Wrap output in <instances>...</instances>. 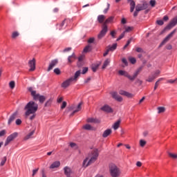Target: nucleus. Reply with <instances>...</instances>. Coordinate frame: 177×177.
<instances>
[{
	"label": "nucleus",
	"mask_w": 177,
	"mask_h": 177,
	"mask_svg": "<svg viewBox=\"0 0 177 177\" xmlns=\"http://www.w3.org/2000/svg\"><path fill=\"white\" fill-rule=\"evenodd\" d=\"M26 117H29L31 114H35L38 111V104L34 101L28 102L24 107Z\"/></svg>",
	"instance_id": "f257e3e1"
},
{
	"label": "nucleus",
	"mask_w": 177,
	"mask_h": 177,
	"mask_svg": "<svg viewBox=\"0 0 177 177\" xmlns=\"http://www.w3.org/2000/svg\"><path fill=\"white\" fill-rule=\"evenodd\" d=\"M90 160L89 158H86L85 160L83 161L82 167L84 168H86V167H89L91 164H93L95 161L97 160V157H99V152L97 151V149H95L91 151L90 153Z\"/></svg>",
	"instance_id": "f03ea898"
},
{
	"label": "nucleus",
	"mask_w": 177,
	"mask_h": 177,
	"mask_svg": "<svg viewBox=\"0 0 177 177\" xmlns=\"http://www.w3.org/2000/svg\"><path fill=\"white\" fill-rule=\"evenodd\" d=\"M113 20H114V17H109L105 20L102 26V30L97 35L98 39H102V38H103V37L107 34V31H109L107 24H109V23H113Z\"/></svg>",
	"instance_id": "7ed1b4c3"
},
{
	"label": "nucleus",
	"mask_w": 177,
	"mask_h": 177,
	"mask_svg": "<svg viewBox=\"0 0 177 177\" xmlns=\"http://www.w3.org/2000/svg\"><path fill=\"white\" fill-rule=\"evenodd\" d=\"M109 174L111 177H118L121 175V170L115 164H109Z\"/></svg>",
	"instance_id": "20e7f679"
},
{
	"label": "nucleus",
	"mask_w": 177,
	"mask_h": 177,
	"mask_svg": "<svg viewBox=\"0 0 177 177\" xmlns=\"http://www.w3.org/2000/svg\"><path fill=\"white\" fill-rule=\"evenodd\" d=\"M17 136H19V133H17V132H14L12 134H10V136H8L6 140L4 146H8V145H9V143H10V142H13V140H15V139H16V138H17Z\"/></svg>",
	"instance_id": "39448f33"
},
{
	"label": "nucleus",
	"mask_w": 177,
	"mask_h": 177,
	"mask_svg": "<svg viewBox=\"0 0 177 177\" xmlns=\"http://www.w3.org/2000/svg\"><path fill=\"white\" fill-rule=\"evenodd\" d=\"M175 32H176V29H174L172 32H171L164 39L163 41L160 43V44L159 45V48H161V46H163V45H165V44L167 42H168L169 41V39H171V38H172V37L174 36V34H175Z\"/></svg>",
	"instance_id": "423d86ee"
},
{
	"label": "nucleus",
	"mask_w": 177,
	"mask_h": 177,
	"mask_svg": "<svg viewBox=\"0 0 177 177\" xmlns=\"http://www.w3.org/2000/svg\"><path fill=\"white\" fill-rule=\"evenodd\" d=\"M177 24V16L174 17L171 21L162 30V32H165V31H167V30H171V28H173V27H175Z\"/></svg>",
	"instance_id": "0eeeda50"
},
{
	"label": "nucleus",
	"mask_w": 177,
	"mask_h": 177,
	"mask_svg": "<svg viewBox=\"0 0 177 177\" xmlns=\"http://www.w3.org/2000/svg\"><path fill=\"white\" fill-rule=\"evenodd\" d=\"M149 8V4L147 3H143L142 4H138L136 7L137 12H140V10H146Z\"/></svg>",
	"instance_id": "6e6552de"
},
{
	"label": "nucleus",
	"mask_w": 177,
	"mask_h": 177,
	"mask_svg": "<svg viewBox=\"0 0 177 177\" xmlns=\"http://www.w3.org/2000/svg\"><path fill=\"white\" fill-rule=\"evenodd\" d=\"M143 70V66H140L138 68L136 69L135 73H133V76L130 75V81H135V78L139 75V73Z\"/></svg>",
	"instance_id": "1a4fd4ad"
},
{
	"label": "nucleus",
	"mask_w": 177,
	"mask_h": 177,
	"mask_svg": "<svg viewBox=\"0 0 177 177\" xmlns=\"http://www.w3.org/2000/svg\"><path fill=\"white\" fill-rule=\"evenodd\" d=\"M18 111H16L15 112H14L9 118L8 121V125H10V124H12V122H13L15 121V120H16V118L17 117V114H18Z\"/></svg>",
	"instance_id": "9d476101"
},
{
	"label": "nucleus",
	"mask_w": 177,
	"mask_h": 177,
	"mask_svg": "<svg viewBox=\"0 0 177 177\" xmlns=\"http://www.w3.org/2000/svg\"><path fill=\"white\" fill-rule=\"evenodd\" d=\"M57 63H59V60L57 59L52 60L48 66L47 71H50V70H53V67H55V66H56V64H57Z\"/></svg>",
	"instance_id": "9b49d317"
},
{
	"label": "nucleus",
	"mask_w": 177,
	"mask_h": 177,
	"mask_svg": "<svg viewBox=\"0 0 177 177\" xmlns=\"http://www.w3.org/2000/svg\"><path fill=\"white\" fill-rule=\"evenodd\" d=\"M101 110L105 113H113V109L108 104H105L101 107Z\"/></svg>",
	"instance_id": "f8f14e48"
},
{
	"label": "nucleus",
	"mask_w": 177,
	"mask_h": 177,
	"mask_svg": "<svg viewBox=\"0 0 177 177\" xmlns=\"http://www.w3.org/2000/svg\"><path fill=\"white\" fill-rule=\"evenodd\" d=\"M112 97L118 102H122V97L118 95V93L113 91L111 93Z\"/></svg>",
	"instance_id": "ddd939ff"
},
{
	"label": "nucleus",
	"mask_w": 177,
	"mask_h": 177,
	"mask_svg": "<svg viewBox=\"0 0 177 177\" xmlns=\"http://www.w3.org/2000/svg\"><path fill=\"white\" fill-rule=\"evenodd\" d=\"M71 82H73V77H71V78L66 80V81H64L62 84V88H67L68 86H70V84H71Z\"/></svg>",
	"instance_id": "4468645a"
},
{
	"label": "nucleus",
	"mask_w": 177,
	"mask_h": 177,
	"mask_svg": "<svg viewBox=\"0 0 177 177\" xmlns=\"http://www.w3.org/2000/svg\"><path fill=\"white\" fill-rule=\"evenodd\" d=\"M28 64L30 67V71H34L35 70V59L33 58L32 60H30Z\"/></svg>",
	"instance_id": "2eb2a0df"
},
{
	"label": "nucleus",
	"mask_w": 177,
	"mask_h": 177,
	"mask_svg": "<svg viewBox=\"0 0 177 177\" xmlns=\"http://www.w3.org/2000/svg\"><path fill=\"white\" fill-rule=\"evenodd\" d=\"M64 172L66 176H71V174H73V171H71V168L68 167V166H66L64 168Z\"/></svg>",
	"instance_id": "dca6fc26"
},
{
	"label": "nucleus",
	"mask_w": 177,
	"mask_h": 177,
	"mask_svg": "<svg viewBox=\"0 0 177 177\" xmlns=\"http://www.w3.org/2000/svg\"><path fill=\"white\" fill-rule=\"evenodd\" d=\"M88 122H91L93 124H100V120L97 118H90L87 120Z\"/></svg>",
	"instance_id": "f3484780"
},
{
	"label": "nucleus",
	"mask_w": 177,
	"mask_h": 177,
	"mask_svg": "<svg viewBox=\"0 0 177 177\" xmlns=\"http://www.w3.org/2000/svg\"><path fill=\"white\" fill-rule=\"evenodd\" d=\"M127 2L130 3V12H133L135 10V7L136 6V3L133 0H127Z\"/></svg>",
	"instance_id": "a211bd4d"
},
{
	"label": "nucleus",
	"mask_w": 177,
	"mask_h": 177,
	"mask_svg": "<svg viewBox=\"0 0 177 177\" xmlns=\"http://www.w3.org/2000/svg\"><path fill=\"white\" fill-rule=\"evenodd\" d=\"M75 59H77V56H75V53H73L71 55H69L68 57V62L70 63V64H71V63H73V62H74Z\"/></svg>",
	"instance_id": "6ab92c4d"
},
{
	"label": "nucleus",
	"mask_w": 177,
	"mask_h": 177,
	"mask_svg": "<svg viewBox=\"0 0 177 177\" xmlns=\"http://www.w3.org/2000/svg\"><path fill=\"white\" fill-rule=\"evenodd\" d=\"M82 106V102L79 103L77 106V109H75L71 113V117H72V115H74L75 113H78V111H81Z\"/></svg>",
	"instance_id": "aec40b11"
},
{
	"label": "nucleus",
	"mask_w": 177,
	"mask_h": 177,
	"mask_svg": "<svg viewBox=\"0 0 177 177\" xmlns=\"http://www.w3.org/2000/svg\"><path fill=\"white\" fill-rule=\"evenodd\" d=\"M60 167V161H55L50 166V169H55V168H59Z\"/></svg>",
	"instance_id": "412c9836"
},
{
	"label": "nucleus",
	"mask_w": 177,
	"mask_h": 177,
	"mask_svg": "<svg viewBox=\"0 0 177 177\" xmlns=\"http://www.w3.org/2000/svg\"><path fill=\"white\" fill-rule=\"evenodd\" d=\"M120 95H122L123 96H127V97H131L132 94L130 93H128L127 91H125L124 90H120L119 91Z\"/></svg>",
	"instance_id": "4be33fe9"
},
{
	"label": "nucleus",
	"mask_w": 177,
	"mask_h": 177,
	"mask_svg": "<svg viewBox=\"0 0 177 177\" xmlns=\"http://www.w3.org/2000/svg\"><path fill=\"white\" fill-rule=\"evenodd\" d=\"M118 73L120 75H124V77H127V78H129V80H131V75L128 74L127 71L120 70Z\"/></svg>",
	"instance_id": "5701e85b"
},
{
	"label": "nucleus",
	"mask_w": 177,
	"mask_h": 177,
	"mask_svg": "<svg viewBox=\"0 0 177 177\" xmlns=\"http://www.w3.org/2000/svg\"><path fill=\"white\" fill-rule=\"evenodd\" d=\"M31 96H32L33 100L37 102L39 99V97L41 96V95H39V93H37V91H36V92H32Z\"/></svg>",
	"instance_id": "b1692460"
},
{
	"label": "nucleus",
	"mask_w": 177,
	"mask_h": 177,
	"mask_svg": "<svg viewBox=\"0 0 177 177\" xmlns=\"http://www.w3.org/2000/svg\"><path fill=\"white\" fill-rule=\"evenodd\" d=\"M100 66V64H93L91 66V70L93 71V73H96L97 71V68H99V66Z\"/></svg>",
	"instance_id": "393cba45"
},
{
	"label": "nucleus",
	"mask_w": 177,
	"mask_h": 177,
	"mask_svg": "<svg viewBox=\"0 0 177 177\" xmlns=\"http://www.w3.org/2000/svg\"><path fill=\"white\" fill-rule=\"evenodd\" d=\"M117 49V43L113 44L112 46H109L108 50L109 52H114Z\"/></svg>",
	"instance_id": "a878e982"
},
{
	"label": "nucleus",
	"mask_w": 177,
	"mask_h": 177,
	"mask_svg": "<svg viewBox=\"0 0 177 177\" xmlns=\"http://www.w3.org/2000/svg\"><path fill=\"white\" fill-rule=\"evenodd\" d=\"M111 133V129H108L104 131L102 134V137L107 138V136H109V135H110Z\"/></svg>",
	"instance_id": "bb28decb"
},
{
	"label": "nucleus",
	"mask_w": 177,
	"mask_h": 177,
	"mask_svg": "<svg viewBox=\"0 0 177 177\" xmlns=\"http://www.w3.org/2000/svg\"><path fill=\"white\" fill-rule=\"evenodd\" d=\"M104 15H100L97 16V21L98 23H100V24H102L103 23V21H104Z\"/></svg>",
	"instance_id": "cd10ccee"
},
{
	"label": "nucleus",
	"mask_w": 177,
	"mask_h": 177,
	"mask_svg": "<svg viewBox=\"0 0 177 177\" xmlns=\"http://www.w3.org/2000/svg\"><path fill=\"white\" fill-rule=\"evenodd\" d=\"M80 75H81V71H77L75 73L74 77H73V81H75L77 80V78H78V77H80Z\"/></svg>",
	"instance_id": "c85d7f7f"
},
{
	"label": "nucleus",
	"mask_w": 177,
	"mask_h": 177,
	"mask_svg": "<svg viewBox=\"0 0 177 177\" xmlns=\"http://www.w3.org/2000/svg\"><path fill=\"white\" fill-rule=\"evenodd\" d=\"M156 80V76H154L153 74L149 76L148 79L146 80L147 82H153Z\"/></svg>",
	"instance_id": "c756f323"
},
{
	"label": "nucleus",
	"mask_w": 177,
	"mask_h": 177,
	"mask_svg": "<svg viewBox=\"0 0 177 177\" xmlns=\"http://www.w3.org/2000/svg\"><path fill=\"white\" fill-rule=\"evenodd\" d=\"M109 64H110V59H106L104 62V64L102 66V70H104V68H106V67H107V66H109Z\"/></svg>",
	"instance_id": "7c9ffc66"
},
{
	"label": "nucleus",
	"mask_w": 177,
	"mask_h": 177,
	"mask_svg": "<svg viewBox=\"0 0 177 177\" xmlns=\"http://www.w3.org/2000/svg\"><path fill=\"white\" fill-rule=\"evenodd\" d=\"M162 80H164V78L160 77V78H159V79L157 80V82L155 83V86H154V87H153V91H156V90L157 89V88H158L159 82H160V81H162Z\"/></svg>",
	"instance_id": "2f4dec72"
},
{
	"label": "nucleus",
	"mask_w": 177,
	"mask_h": 177,
	"mask_svg": "<svg viewBox=\"0 0 177 177\" xmlns=\"http://www.w3.org/2000/svg\"><path fill=\"white\" fill-rule=\"evenodd\" d=\"M121 123L120 120H118L116 122L114 123L113 124V129L117 130L118 128L120 127V124Z\"/></svg>",
	"instance_id": "473e14b6"
},
{
	"label": "nucleus",
	"mask_w": 177,
	"mask_h": 177,
	"mask_svg": "<svg viewBox=\"0 0 177 177\" xmlns=\"http://www.w3.org/2000/svg\"><path fill=\"white\" fill-rule=\"evenodd\" d=\"M91 45H87L86 48H84L83 52L84 53H88V52H91Z\"/></svg>",
	"instance_id": "72a5a7b5"
},
{
	"label": "nucleus",
	"mask_w": 177,
	"mask_h": 177,
	"mask_svg": "<svg viewBox=\"0 0 177 177\" xmlns=\"http://www.w3.org/2000/svg\"><path fill=\"white\" fill-rule=\"evenodd\" d=\"M9 86L10 89H15V86H16V84L15 83V81L10 82Z\"/></svg>",
	"instance_id": "f704fd0d"
},
{
	"label": "nucleus",
	"mask_w": 177,
	"mask_h": 177,
	"mask_svg": "<svg viewBox=\"0 0 177 177\" xmlns=\"http://www.w3.org/2000/svg\"><path fill=\"white\" fill-rule=\"evenodd\" d=\"M38 100H39V103H41V104L44 103V102H45V100H46L45 96L40 95V97H39Z\"/></svg>",
	"instance_id": "c9c22d12"
},
{
	"label": "nucleus",
	"mask_w": 177,
	"mask_h": 177,
	"mask_svg": "<svg viewBox=\"0 0 177 177\" xmlns=\"http://www.w3.org/2000/svg\"><path fill=\"white\" fill-rule=\"evenodd\" d=\"M158 113L160 114L161 113H164V111H165V108L163 106H159L158 107Z\"/></svg>",
	"instance_id": "e433bc0d"
},
{
	"label": "nucleus",
	"mask_w": 177,
	"mask_h": 177,
	"mask_svg": "<svg viewBox=\"0 0 177 177\" xmlns=\"http://www.w3.org/2000/svg\"><path fill=\"white\" fill-rule=\"evenodd\" d=\"M131 42H132V38H130L127 44L124 45V46L123 47V49H127V48H128V46H129V44H131Z\"/></svg>",
	"instance_id": "4c0bfd02"
},
{
	"label": "nucleus",
	"mask_w": 177,
	"mask_h": 177,
	"mask_svg": "<svg viewBox=\"0 0 177 177\" xmlns=\"http://www.w3.org/2000/svg\"><path fill=\"white\" fill-rule=\"evenodd\" d=\"M54 73L55 74H56V75H60V74H62V71H60V69L59 68H55Z\"/></svg>",
	"instance_id": "58836bf2"
},
{
	"label": "nucleus",
	"mask_w": 177,
	"mask_h": 177,
	"mask_svg": "<svg viewBox=\"0 0 177 177\" xmlns=\"http://www.w3.org/2000/svg\"><path fill=\"white\" fill-rule=\"evenodd\" d=\"M84 129H86V131H91L92 129V126L91 124H86L84 126Z\"/></svg>",
	"instance_id": "ea45409f"
},
{
	"label": "nucleus",
	"mask_w": 177,
	"mask_h": 177,
	"mask_svg": "<svg viewBox=\"0 0 177 177\" xmlns=\"http://www.w3.org/2000/svg\"><path fill=\"white\" fill-rule=\"evenodd\" d=\"M167 84H175L176 82H177V78L174 79V80H168L167 81Z\"/></svg>",
	"instance_id": "a19ab883"
},
{
	"label": "nucleus",
	"mask_w": 177,
	"mask_h": 177,
	"mask_svg": "<svg viewBox=\"0 0 177 177\" xmlns=\"http://www.w3.org/2000/svg\"><path fill=\"white\" fill-rule=\"evenodd\" d=\"M161 72L160 71V70H156V71H155V73H152L153 75V76L155 77V78H157V77H158V75H160V73Z\"/></svg>",
	"instance_id": "79ce46f5"
},
{
	"label": "nucleus",
	"mask_w": 177,
	"mask_h": 177,
	"mask_svg": "<svg viewBox=\"0 0 177 177\" xmlns=\"http://www.w3.org/2000/svg\"><path fill=\"white\" fill-rule=\"evenodd\" d=\"M136 52H138V53H143L145 52V50H143V48H142L140 47H138L136 49Z\"/></svg>",
	"instance_id": "37998d69"
},
{
	"label": "nucleus",
	"mask_w": 177,
	"mask_h": 177,
	"mask_svg": "<svg viewBox=\"0 0 177 177\" xmlns=\"http://www.w3.org/2000/svg\"><path fill=\"white\" fill-rule=\"evenodd\" d=\"M70 146L73 149H78V145H77V144H75L74 142H71Z\"/></svg>",
	"instance_id": "c03bdc74"
},
{
	"label": "nucleus",
	"mask_w": 177,
	"mask_h": 177,
	"mask_svg": "<svg viewBox=\"0 0 177 177\" xmlns=\"http://www.w3.org/2000/svg\"><path fill=\"white\" fill-rule=\"evenodd\" d=\"M133 29V27L128 26L127 28H125V30L123 32H124V34L125 32H130V31Z\"/></svg>",
	"instance_id": "a18cd8bd"
},
{
	"label": "nucleus",
	"mask_w": 177,
	"mask_h": 177,
	"mask_svg": "<svg viewBox=\"0 0 177 177\" xmlns=\"http://www.w3.org/2000/svg\"><path fill=\"white\" fill-rule=\"evenodd\" d=\"M129 62L131 63V64H135L136 63V58L135 57H130Z\"/></svg>",
	"instance_id": "49530a36"
},
{
	"label": "nucleus",
	"mask_w": 177,
	"mask_h": 177,
	"mask_svg": "<svg viewBox=\"0 0 177 177\" xmlns=\"http://www.w3.org/2000/svg\"><path fill=\"white\" fill-rule=\"evenodd\" d=\"M5 162H6V156H4L3 160H1L0 163L1 167H3V165H5Z\"/></svg>",
	"instance_id": "de8ad7c7"
},
{
	"label": "nucleus",
	"mask_w": 177,
	"mask_h": 177,
	"mask_svg": "<svg viewBox=\"0 0 177 177\" xmlns=\"http://www.w3.org/2000/svg\"><path fill=\"white\" fill-rule=\"evenodd\" d=\"M125 37V32H123L119 37L116 39V41H120V39H122V38Z\"/></svg>",
	"instance_id": "09e8293b"
},
{
	"label": "nucleus",
	"mask_w": 177,
	"mask_h": 177,
	"mask_svg": "<svg viewBox=\"0 0 177 177\" xmlns=\"http://www.w3.org/2000/svg\"><path fill=\"white\" fill-rule=\"evenodd\" d=\"M6 135V130L3 129L0 131V138Z\"/></svg>",
	"instance_id": "8fccbe9b"
},
{
	"label": "nucleus",
	"mask_w": 177,
	"mask_h": 177,
	"mask_svg": "<svg viewBox=\"0 0 177 177\" xmlns=\"http://www.w3.org/2000/svg\"><path fill=\"white\" fill-rule=\"evenodd\" d=\"M145 145H146V141L143 140H140V146H141V147H145Z\"/></svg>",
	"instance_id": "3c124183"
},
{
	"label": "nucleus",
	"mask_w": 177,
	"mask_h": 177,
	"mask_svg": "<svg viewBox=\"0 0 177 177\" xmlns=\"http://www.w3.org/2000/svg\"><path fill=\"white\" fill-rule=\"evenodd\" d=\"M109 9H110V3H107V8L104 10L103 12L106 15L109 12Z\"/></svg>",
	"instance_id": "603ef678"
},
{
	"label": "nucleus",
	"mask_w": 177,
	"mask_h": 177,
	"mask_svg": "<svg viewBox=\"0 0 177 177\" xmlns=\"http://www.w3.org/2000/svg\"><path fill=\"white\" fill-rule=\"evenodd\" d=\"M149 3L152 8H154V6H156V0H151Z\"/></svg>",
	"instance_id": "864d4df0"
},
{
	"label": "nucleus",
	"mask_w": 177,
	"mask_h": 177,
	"mask_svg": "<svg viewBox=\"0 0 177 177\" xmlns=\"http://www.w3.org/2000/svg\"><path fill=\"white\" fill-rule=\"evenodd\" d=\"M95 42V38L94 37H91L88 40V44H93Z\"/></svg>",
	"instance_id": "5fc2aeb1"
},
{
	"label": "nucleus",
	"mask_w": 177,
	"mask_h": 177,
	"mask_svg": "<svg viewBox=\"0 0 177 177\" xmlns=\"http://www.w3.org/2000/svg\"><path fill=\"white\" fill-rule=\"evenodd\" d=\"M67 106V102L66 101H64L62 102V105L61 106V109L63 110V109H66Z\"/></svg>",
	"instance_id": "6e6d98bb"
},
{
	"label": "nucleus",
	"mask_w": 177,
	"mask_h": 177,
	"mask_svg": "<svg viewBox=\"0 0 177 177\" xmlns=\"http://www.w3.org/2000/svg\"><path fill=\"white\" fill-rule=\"evenodd\" d=\"M88 67H84L82 69V74H85L86 73H88Z\"/></svg>",
	"instance_id": "4d7b16f0"
},
{
	"label": "nucleus",
	"mask_w": 177,
	"mask_h": 177,
	"mask_svg": "<svg viewBox=\"0 0 177 177\" xmlns=\"http://www.w3.org/2000/svg\"><path fill=\"white\" fill-rule=\"evenodd\" d=\"M156 23H157V24L158 25V26H162V25H164V21H162V20H158L157 21H156Z\"/></svg>",
	"instance_id": "13d9d810"
},
{
	"label": "nucleus",
	"mask_w": 177,
	"mask_h": 177,
	"mask_svg": "<svg viewBox=\"0 0 177 177\" xmlns=\"http://www.w3.org/2000/svg\"><path fill=\"white\" fill-rule=\"evenodd\" d=\"M52 103V101L50 100H48L46 103H45V107H48V106H50V104Z\"/></svg>",
	"instance_id": "bf43d9fd"
},
{
	"label": "nucleus",
	"mask_w": 177,
	"mask_h": 177,
	"mask_svg": "<svg viewBox=\"0 0 177 177\" xmlns=\"http://www.w3.org/2000/svg\"><path fill=\"white\" fill-rule=\"evenodd\" d=\"M12 38H17V37H19V33L17 32H14L12 35Z\"/></svg>",
	"instance_id": "052dcab7"
},
{
	"label": "nucleus",
	"mask_w": 177,
	"mask_h": 177,
	"mask_svg": "<svg viewBox=\"0 0 177 177\" xmlns=\"http://www.w3.org/2000/svg\"><path fill=\"white\" fill-rule=\"evenodd\" d=\"M169 157H171V158H177V155L175 153H169Z\"/></svg>",
	"instance_id": "680f3d73"
},
{
	"label": "nucleus",
	"mask_w": 177,
	"mask_h": 177,
	"mask_svg": "<svg viewBox=\"0 0 177 177\" xmlns=\"http://www.w3.org/2000/svg\"><path fill=\"white\" fill-rule=\"evenodd\" d=\"M16 125H21V120L20 119H17L15 121Z\"/></svg>",
	"instance_id": "e2e57ef3"
},
{
	"label": "nucleus",
	"mask_w": 177,
	"mask_h": 177,
	"mask_svg": "<svg viewBox=\"0 0 177 177\" xmlns=\"http://www.w3.org/2000/svg\"><path fill=\"white\" fill-rule=\"evenodd\" d=\"M122 62L124 64H125L126 66H128V61L127 60V59L125 58H122Z\"/></svg>",
	"instance_id": "0e129e2a"
},
{
	"label": "nucleus",
	"mask_w": 177,
	"mask_h": 177,
	"mask_svg": "<svg viewBox=\"0 0 177 177\" xmlns=\"http://www.w3.org/2000/svg\"><path fill=\"white\" fill-rule=\"evenodd\" d=\"M32 115L29 118V120H30L31 121H32V120H34V118H35V117L37 116V115L35 113H31Z\"/></svg>",
	"instance_id": "69168bd1"
},
{
	"label": "nucleus",
	"mask_w": 177,
	"mask_h": 177,
	"mask_svg": "<svg viewBox=\"0 0 177 177\" xmlns=\"http://www.w3.org/2000/svg\"><path fill=\"white\" fill-rule=\"evenodd\" d=\"M28 92H30L31 95H32V92H37L36 91L32 90V87H28Z\"/></svg>",
	"instance_id": "338daca9"
},
{
	"label": "nucleus",
	"mask_w": 177,
	"mask_h": 177,
	"mask_svg": "<svg viewBox=\"0 0 177 177\" xmlns=\"http://www.w3.org/2000/svg\"><path fill=\"white\" fill-rule=\"evenodd\" d=\"M111 35L112 38H115V32L114 30L111 32Z\"/></svg>",
	"instance_id": "774afa93"
}]
</instances>
